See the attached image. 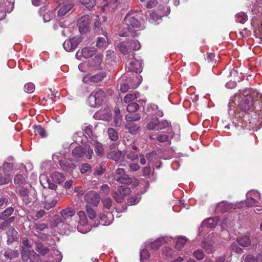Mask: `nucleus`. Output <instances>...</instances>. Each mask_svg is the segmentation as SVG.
I'll use <instances>...</instances> for the list:
<instances>
[{"label":"nucleus","instance_id":"nucleus-1","mask_svg":"<svg viewBox=\"0 0 262 262\" xmlns=\"http://www.w3.org/2000/svg\"><path fill=\"white\" fill-rule=\"evenodd\" d=\"M72 155L75 159H78L84 156L88 159H91L94 155V152L90 146H79L72 150Z\"/></svg>","mask_w":262,"mask_h":262},{"label":"nucleus","instance_id":"nucleus-2","mask_svg":"<svg viewBox=\"0 0 262 262\" xmlns=\"http://www.w3.org/2000/svg\"><path fill=\"white\" fill-rule=\"evenodd\" d=\"M58 4L57 15L59 17L64 16L73 7L74 3L72 0H53Z\"/></svg>","mask_w":262,"mask_h":262},{"label":"nucleus","instance_id":"nucleus-3","mask_svg":"<svg viewBox=\"0 0 262 262\" xmlns=\"http://www.w3.org/2000/svg\"><path fill=\"white\" fill-rule=\"evenodd\" d=\"M105 97V93L102 90L93 91L88 98V102L91 107L100 105Z\"/></svg>","mask_w":262,"mask_h":262},{"label":"nucleus","instance_id":"nucleus-4","mask_svg":"<svg viewBox=\"0 0 262 262\" xmlns=\"http://www.w3.org/2000/svg\"><path fill=\"white\" fill-rule=\"evenodd\" d=\"M2 168L0 167V170ZM13 169L12 165L9 163H5L3 165V172L0 173V185L8 184L11 180L10 173Z\"/></svg>","mask_w":262,"mask_h":262},{"label":"nucleus","instance_id":"nucleus-5","mask_svg":"<svg viewBox=\"0 0 262 262\" xmlns=\"http://www.w3.org/2000/svg\"><path fill=\"white\" fill-rule=\"evenodd\" d=\"M96 52L97 50L94 47H86L81 50H79L76 52L75 56L79 60H81L82 57L84 59H88L95 55Z\"/></svg>","mask_w":262,"mask_h":262},{"label":"nucleus","instance_id":"nucleus-6","mask_svg":"<svg viewBox=\"0 0 262 262\" xmlns=\"http://www.w3.org/2000/svg\"><path fill=\"white\" fill-rule=\"evenodd\" d=\"M102 55L100 54H97L88 62L87 66L91 70L97 71L102 68Z\"/></svg>","mask_w":262,"mask_h":262},{"label":"nucleus","instance_id":"nucleus-7","mask_svg":"<svg viewBox=\"0 0 262 262\" xmlns=\"http://www.w3.org/2000/svg\"><path fill=\"white\" fill-rule=\"evenodd\" d=\"M81 41L80 37L76 36L66 40L63 43V47L67 52H71L75 50Z\"/></svg>","mask_w":262,"mask_h":262},{"label":"nucleus","instance_id":"nucleus-8","mask_svg":"<svg viewBox=\"0 0 262 262\" xmlns=\"http://www.w3.org/2000/svg\"><path fill=\"white\" fill-rule=\"evenodd\" d=\"M256 199H260V194L258 192L252 191L247 193V200L246 201L247 206H257L259 203Z\"/></svg>","mask_w":262,"mask_h":262},{"label":"nucleus","instance_id":"nucleus-9","mask_svg":"<svg viewBox=\"0 0 262 262\" xmlns=\"http://www.w3.org/2000/svg\"><path fill=\"white\" fill-rule=\"evenodd\" d=\"M84 200L88 204L97 206L99 203L100 196L97 192L91 191L85 195Z\"/></svg>","mask_w":262,"mask_h":262},{"label":"nucleus","instance_id":"nucleus-10","mask_svg":"<svg viewBox=\"0 0 262 262\" xmlns=\"http://www.w3.org/2000/svg\"><path fill=\"white\" fill-rule=\"evenodd\" d=\"M90 23V16L88 15H84L77 20V25L81 33H85L89 28Z\"/></svg>","mask_w":262,"mask_h":262},{"label":"nucleus","instance_id":"nucleus-11","mask_svg":"<svg viewBox=\"0 0 262 262\" xmlns=\"http://www.w3.org/2000/svg\"><path fill=\"white\" fill-rule=\"evenodd\" d=\"M253 98L251 95L244 96L240 102V107L244 111L249 110L253 104Z\"/></svg>","mask_w":262,"mask_h":262},{"label":"nucleus","instance_id":"nucleus-12","mask_svg":"<svg viewBox=\"0 0 262 262\" xmlns=\"http://www.w3.org/2000/svg\"><path fill=\"white\" fill-rule=\"evenodd\" d=\"M100 224L102 225H108L114 220V216L111 212L100 213L99 215Z\"/></svg>","mask_w":262,"mask_h":262},{"label":"nucleus","instance_id":"nucleus-13","mask_svg":"<svg viewBox=\"0 0 262 262\" xmlns=\"http://www.w3.org/2000/svg\"><path fill=\"white\" fill-rule=\"evenodd\" d=\"M132 13L129 12L126 15L124 21L126 24L128 26H131L133 28H139L140 27V23L138 19L134 16H132Z\"/></svg>","mask_w":262,"mask_h":262},{"label":"nucleus","instance_id":"nucleus-14","mask_svg":"<svg viewBox=\"0 0 262 262\" xmlns=\"http://www.w3.org/2000/svg\"><path fill=\"white\" fill-rule=\"evenodd\" d=\"M7 242L8 243H12L18 239V233L15 229L13 227H9L7 231Z\"/></svg>","mask_w":262,"mask_h":262},{"label":"nucleus","instance_id":"nucleus-15","mask_svg":"<svg viewBox=\"0 0 262 262\" xmlns=\"http://www.w3.org/2000/svg\"><path fill=\"white\" fill-rule=\"evenodd\" d=\"M94 116L95 117H99V119L101 120L109 121L112 118L111 111L109 108L104 109L96 113Z\"/></svg>","mask_w":262,"mask_h":262},{"label":"nucleus","instance_id":"nucleus-16","mask_svg":"<svg viewBox=\"0 0 262 262\" xmlns=\"http://www.w3.org/2000/svg\"><path fill=\"white\" fill-rule=\"evenodd\" d=\"M59 164L63 170L69 172H72L76 167L72 160L60 161Z\"/></svg>","mask_w":262,"mask_h":262},{"label":"nucleus","instance_id":"nucleus-17","mask_svg":"<svg viewBox=\"0 0 262 262\" xmlns=\"http://www.w3.org/2000/svg\"><path fill=\"white\" fill-rule=\"evenodd\" d=\"M57 203V200L55 198H51L47 196L45 198V201L43 203V208L48 210L56 205Z\"/></svg>","mask_w":262,"mask_h":262},{"label":"nucleus","instance_id":"nucleus-18","mask_svg":"<svg viewBox=\"0 0 262 262\" xmlns=\"http://www.w3.org/2000/svg\"><path fill=\"white\" fill-rule=\"evenodd\" d=\"M31 255H33L34 257V260H36L38 257V255L33 251H31L28 248H23L21 252V256L23 260L27 261Z\"/></svg>","mask_w":262,"mask_h":262},{"label":"nucleus","instance_id":"nucleus-19","mask_svg":"<svg viewBox=\"0 0 262 262\" xmlns=\"http://www.w3.org/2000/svg\"><path fill=\"white\" fill-rule=\"evenodd\" d=\"M119 51L124 55L127 54L131 51L129 47V44L127 41L120 42L117 45Z\"/></svg>","mask_w":262,"mask_h":262},{"label":"nucleus","instance_id":"nucleus-20","mask_svg":"<svg viewBox=\"0 0 262 262\" xmlns=\"http://www.w3.org/2000/svg\"><path fill=\"white\" fill-rule=\"evenodd\" d=\"M51 178L54 182L58 184L62 183L65 179L63 174L58 171L52 172L51 174Z\"/></svg>","mask_w":262,"mask_h":262},{"label":"nucleus","instance_id":"nucleus-21","mask_svg":"<svg viewBox=\"0 0 262 262\" xmlns=\"http://www.w3.org/2000/svg\"><path fill=\"white\" fill-rule=\"evenodd\" d=\"M75 210L71 207H68L61 211V215L64 220L70 219L75 214Z\"/></svg>","mask_w":262,"mask_h":262},{"label":"nucleus","instance_id":"nucleus-22","mask_svg":"<svg viewBox=\"0 0 262 262\" xmlns=\"http://www.w3.org/2000/svg\"><path fill=\"white\" fill-rule=\"evenodd\" d=\"M232 208V204H229L226 202H222L217 205L216 209L222 212H225L229 211Z\"/></svg>","mask_w":262,"mask_h":262},{"label":"nucleus","instance_id":"nucleus-23","mask_svg":"<svg viewBox=\"0 0 262 262\" xmlns=\"http://www.w3.org/2000/svg\"><path fill=\"white\" fill-rule=\"evenodd\" d=\"M115 180L119 183L129 185L132 183V179L128 174L125 173L122 176H116Z\"/></svg>","mask_w":262,"mask_h":262},{"label":"nucleus","instance_id":"nucleus-24","mask_svg":"<svg viewBox=\"0 0 262 262\" xmlns=\"http://www.w3.org/2000/svg\"><path fill=\"white\" fill-rule=\"evenodd\" d=\"M165 242V239L163 238H158L155 241L151 242L148 248H150L154 250H157Z\"/></svg>","mask_w":262,"mask_h":262},{"label":"nucleus","instance_id":"nucleus-25","mask_svg":"<svg viewBox=\"0 0 262 262\" xmlns=\"http://www.w3.org/2000/svg\"><path fill=\"white\" fill-rule=\"evenodd\" d=\"M217 220L213 218H209L207 220L203 221L202 222V226L207 228H214L217 224Z\"/></svg>","mask_w":262,"mask_h":262},{"label":"nucleus","instance_id":"nucleus-26","mask_svg":"<svg viewBox=\"0 0 262 262\" xmlns=\"http://www.w3.org/2000/svg\"><path fill=\"white\" fill-rule=\"evenodd\" d=\"M106 74L104 72H100L89 77V80L91 82L97 83L101 81L105 77Z\"/></svg>","mask_w":262,"mask_h":262},{"label":"nucleus","instance_id":"nucleus-27","mask_svg":"<svg viewBox=\"0 0 262 262\" xmlns=\"http://www.w3.org/2000/svg\"><path fill=\"white\" fill-rule=\"evenodd\" d=\"M107 157L115 161H118L122 158V153L119 150H114L108 154Z\"/></svg>","mask_w":262,"mask_h":262},{"label":"nucleus","instance_id":"nucleus-28","mask_svg":"<svg viewBox=\"0 0 262 262\" xmlns=\"http://www.w3.org/2000/svg\"><path fill=\"white\" fill-rule=\"evenodd\" d=\"M109 139L113 141H116L118 140L119 136L117 131L113 128H109L107 131Z\"/></svg>","mask_w":262,"mask_h":262},{"label":"nucleus","instance_id":"nucleus-29","mask_svg":"<svg viewBox=\"0 0 262 262\" xmlns=\"http://www.w3.org/2000/svg\"><path fill=\"white\" fill-rule=\"evenodd\" d=\"M237 242L239 245L245 247L250 245L251 241L249 236H244L237 239Z\"/></svg>","mask_w":262,"mask_h":262},{"label":"nucleus","instance_id":"nucleus-30","mask_svg":"<svg viewBox=\"0 0 262 262\" xmlns=\"http://www.w3.org/2000/svg\"><path fill=\"white\" fill-rule=\"evenodd\" d=\"M158 121L159 120L157 117L151 118L146 125L147 128L149 130H157Z\"/></svg>","mask_w":262,"mask_h":262},{"label":"nucleus","instance_id":"nucleus-31","mask_svg":"<svg viewBox=\"0 0 262 262\" xmlns=\"http://www.w3.org/2000/svg\"><path fill=\"white\" fill-rule=\"evenodd\" d=\"M130 189L129 187L119 186L117 187V190L115 192L117 193H119L123 196H125L126 195L129 194L130 192Z\"/></svg>","mask_w":262,"mask_h":262},{"label":"nucleus","instance_id":"nucleus-32","mask_svg":"<svg viewBox=\"0 0 262 262\" xmlns=\"http://www.w3.org/2000/svg\"><path fill=\"white\" fill-rule=\"evenodd\" d=\"M36 250L42 255H45L49 252L48 248L45 246L42 243H36Z\"/></svg>","mask_w":262,"mask_h":262},{"label":"nucleus","instance_id":"nucleus-33","mask_svg":"<svg viewBox=\"0 0 262 262\" xmlns=\"http://www.w3.org/2000/svg\"><path fill=\"white\" fill-rule=\"evenodd\" d=\"M19 193L21 196L23 198L24 201H25L26 204H28L30 202V200H29L28 199L29 193L28 189L24 187H21L19 190Z\"/></svg>","mask_w":262,"mask_h":262},{"label":"nucleus","instance_id":"nucleus-34","mask_svg":"<svg viewBox=\"0 0 262 262\" xmlns=\"http://www.w3.org/2000/svg\"><path fill=\"white\" fill-rule=\"evenodd\" d=\"M55 16V13L53 11L48 10L42 15V18L45 22H49Z\"/></svg>","mask_w":262,"mask_h":262},{"label":"nucleus","instance_id":"nucleus-35","mask_svg":"<svg viewBox=\"0 0 262 262\" xmlns=\"http://www.w3.org/2000/svg\"><path fill=\"white\" fill-rule=\"evenodd\" d=\"M95 150L97 155L99 156L102 157L104 155V149L103 145L101 143L98 142H95Z\"/></svg>","mask_w":262,"mask_h":262},{"label":"nucleus","instance_id":"nucleus-36","mask_svg":"<svg viewBox=\"0 0 262 262\" xmlns=\"http://www.w3.org/2000/svg\"><path fill=\"white\" fill-rule=\"evenodd\" d=\"M14 211V209L10 207L0 214V220H4L10 216Z\"/></svg>","mask_w":262,"mask_h":262},{"label":"nucleus","instance_id":"nucleus-37","mask_svg":"<svg viewBox=\"0 0 262 262\" xmlns=\"http://www.w3.org/2000/svg\"><path fill=\"white\" fill-rule=\"evenodd\" d=\"M15 217L12 216L8 219L5 220L0 224V229L4 230H6L7 227H10V224L14 221Z\"/></svg>","mask_w":262,"mask_h":262},{"label":"nucleus","instance_id":"nucleus-38","mask_svg":"<svg viewBox=\"0 0 262 262\" xmlns=\"http://www.w3.org/2000/svg\"><path fill=\"white\" fill-rule=\"evenodd\" d=\"M137 97V92H133L128 93L124 98V102L127 103L130 101L134 100Z\"/></svg>","mask_w":262,"mask_h":262},{"label":"nucleus","instance_id":"nucleus-39","mask_svg":"<svg viewBox=\"0 0 262 262\" xmlns=\"http://www.w3.org/2000/svg\"><path fill=\"white\" fill-rule=\"evenodd\" d=\"M79 2L88 9L92 8L96 4L95 0H79Z\"/></svg>","mask_w":262,"mask_h":262},{"label":"nucleus","instance_id":"nucleus-40","mask_svg":"<svg viewBox=\"0 0 262 262\" xmlns=\"http://www.w3.org/2000/svg\"><path fill=\"white\" fill-rule=\"evenodd\" d=\"M26 178L24 176L18 174H16L14 178V182L15 185L20 186L25 183Z\"/></svg>","mask_w":262,"mask_h":262},{"label":"nucleus","instance_id":"nucleus-41","mask_svg":"<svg viewBox=\"0 0 262 262\" xmlns=\"http://www.w3.org/2000/svg\"><path fill=\"white\" fill-rule=\"evenodd\" d=\"M131 51L138 50L140 48V44L137 40H127Z\"/></svg>","mask_w":262,"mask_h":262},{"label":"nucleus","instance_id":"nucleus-42","mask_svg":"<svg viewBox=\"0 0 262 262\" xmlns=\"http://www.w3.org/2000/svg\"><path fill=\"white\" fill-rule=\"evenodd\" d=\"M237 22L243 24L247 20V15L244 12H239L235 15Z\"/></svg>","mask_w":262,"mask_h":262},{"label":"nucleus","instance_id":"nucleus-43","mask_svg":"<svg viewBox=\"0 0 262 262\" xmlns=\"http://www.w3.org/2000/svg\"><path fill=\"white\" fill-rule=\"evenodd\" d=\"M125 127L132 134H136L139 129V126L133 123H128L125 125Z\"/></svg>","mask_w":262,"mask_h":262},{"label":"nucleus","instance_id":"nucleus-44","mask_svg":"<svg viewBox=\"0 0 262 262\" xmlns=\"http://www.w3.org/2000/svg\"><path fill=\"white\" fill-rule=\"evenodd\" d=\"M186 242V238L184 237H180L178 238L176 244V248L178 250H180L185 245Z\"/></svg>","mask_w":262,"mask_h":262},{"label":"nucleus","instance_id":"nucleus-45","mask_svg":"<svg viewBox=\"0 0 262 262\" xmlns=\"http://www.w3.org/2000/svg\"><path fill=\"white\" fill-rule=\"evenodd\" d=\"M140 118V116L138 114H127L125 116V119L128 122L138 121Z\"/></svg>","mask_w":262,"mask_h":262},{"label":"nucleus","instance_id":"nucleus-46","mask_svg":"<svg viewBox=\"0 0 262 262\" xmlns=\"http://www.w3.org/2000/svg\"><path fill=\"white\" fill-rule=\"evenodd\" d=\"M107 45V42L106 41L105 39L103 37H98L96 46L98 48H104L106 47Z\"/></svg>","mask_w":262,"mask_h":262},{"label":"nucleus","instance_id":"nucleus-47","mask_svg":"<svg viewBox=\"0 0 262 262\" xmlns=\"http://www.w3.org/2000/svg\"><path fill=\"white\" fill-rule=\"evenodd\" d=\"M139 108V105L136 102H132L128 104L126 107V110L128 112H134Z\"/></svg>","mask_w":262,"mask_h":262},{"label":"nucleus","instance_id":"nucleus-48","mask_svg":"<svg viewBox=\"0 0 262 262\" xmlns=\"http://www.w3.org/2000/svg\"><path fill=\"white\" fill-rule=\"evenodd\" d=\"M24 91L28 93H31L34 92L35 85L33 83L29 82L24 85Z\"/></svg>","mask_w":262,"mask_h":262},{"label":"nucleus","instance_id":"nucleus-49","mask_svg":"<svg viewBox=\"0 0 262 262\" xmlns=\"http://www.w3.org/2000/svg\"><path fill=\"white\" fill-rule=\"evenodd\" d=\"M169 125V123L165 120H162L161 121H158L157 129V130H161L162 129H164Z\"/></svg>","mask_w":262,"mask_h":262},{"label":"nucleus","instance_id":"nucleus-50","mask_svg":"<svg viewBox=\"0 0 262 262\" xmlns=\"http://www.w3.org/2000/svg\"><path fill=\"white\" fill-rule=\"evenodd\" d=\"M35 133L39 134L41 138H43L46 136L45 130L40 125L35 126Z\"/></svg>","mask_w":262,"mask_h":262},{"label":"nucleus","instance_id":"nucleus-51","mask_svg":"<svg viewBox=\"0 0 262 262\" xmlns=\"http://www.w3.org/2000/svg\"><path fill=\"white\" fill-rule=\"evenodd\" d=\"M146 158L147 159L148 163H150L154 161L157 158V154L155 151L147 153L146 154Z\"/></svg>","mask_w":262,"mask_h":262},{"label":"nucleus","instance_id":"nucleus-52","mask_svg":"<svg viewBox=\"0 0 262 262\" xmlns=\"http://www.w3.org/2000/svg\"><path fill=\"white\" fill-rule=\"evenodd\" d=\"M193 256L198 260L203 259L205 255L201 250H198L193 252Z\"/></svg>","mask_w":262,"mask_h":262},{"label":"nucleus","instance_id":"nucleus-53","mask_svg":"<svg viewBox=\"0 0 262 262\" xmlns=\"http://www.w3.org/2000/svg\"><path fill=\"white\" fill-rule=\"evenodd\" d=\"M113 197L117 203H121L123 202L124 200V196L116 192H115L113 194Z\"/></svg>","mask_w":262,"mask_h":262},{"label":"nucleus","instance_id":"nucleus-54","mask_svg":"<svg viewBox=\"0 0 262 262\" xmlns=\"http://www.w3.org/2000/svg\"><path fill=\"white\" fill-rule=\"evenodd\" d=\"M93 126L91 125H87L84 127V132L86 136H88L89 137H91L92 136L93 132H92Z\"/></svg>","mask_w":262,"mask_h":262},{"label":"nucleus","instance_id":"nucleus-55","mask_svg":"<svg viewBox=\"0 0 262 262\" xmlns=\"http://www.w3.org/2000/svg\"><path fill=\"white\" fill-rule=\"evenodd\" d=\"M86 212L90 219H93L96 216V213L94 210L91 207L86 206Z\"/></svg>","mask_w":262,"mask_h":262},{"label":"nucleus","instance_id":"nucleus-56","mask_svg":"<svg viewBox=\"0 0 262 262\" xmlns=\"http://www.w3.org/2000/svg\"><path fill=\"white\" fill-rule=\"evenodd\" d=\"M103 204L105 208L110 209L112 205V200L110 198L104 199L102 201Z\"/></svg>","mask_w":262,"mask_h":262},{"label":"nucleus","instance_id":"nucleus-57","mask_svg":"<svg viewBox=\"0 0 262 262\" xmlns=\"http://www.w3.org/2000/svg\"><path fill=\"white\" fill-rule=\"evenodd\" d=\"M158 110V106L157 105L155 104H150L147 108V111L148 113H150L151 114H155V112L157 111Z\"/></svg>","mask_w":262,"mask_h":262},{"label":"nucleus","instance_id":"nucleus-58","mask_svg":"<svg viewBox=\"0 0 262 262\" xmlns=\"http://www.w3.org/2000/svg\"><path fill=\"white\" fill-rule=\"evenodd\" d=\"M149 254L148 251L146 249H143L140 252V257L141 261H142L143 259H146L148 257H149Z\"/></svg>","mask_w":262,"mask_h":262},{"label":"nucleus","instance_id":"nucleus-59","mask_svg":"<svg viewBox=\"0 0 262 262\" xmlns=\"http://www.w3.org/2000/svg\"><path fill=\"white\" fill-rule=\"evenodd\" d=\"M122 116L121 115H115L114 122L116 127L120 126L122 122Z\"/></svg>","mask_w":262,"mask_h":262},{"label":"nucleus","instance_id":"nucleus-60","mask_svg":"<svg viewBox=\"0 0 262 262\" xmlns=\"http://www.w3.org/2000/svg\"><path fill=\"white\" fill-rule=\"evenodd\" d=\"M161 17L159 16L156 13L152 12L150 13L149 16L150 20L154 23L157 21L158 20L160 19Z\"/></svg>","mask_w":262,"mask_h":262},{"label":"nucleus","instance_id":"nucleus-61","mask_svg":"<svg viewBox=\"0 0 262 262\" xmlns=\"http://www.w3.org/2000/svg\"><path fill=\"white\" fill-rule=\"evenodd\" d=\"M91 169V167L90 164H84L80 167V171L81 173H84L89 171Z\"/></svg>","mask_w":262,"mask_h":262},{"label":"nucleus","instance_id":"nucleus-62","mask_svg":"<svg viewBox=\"0 0 262 262\" xmlns=\"http://www.w3.org/2000/svg\"><path fill=\"white\" fill-rule=\"evenodd\" d=\"M157 140L160 142H165L168 141V136L167 135H160L157 137Z\"/></svg>","mask_w":262,"mask_h":262},{"label":"nucleus","instance_id":"nucleus-63","mask_svg":"<svg viewBox=\"0 0 262 262\" xmlns=\"http://www.w3.org/2000/svg\"><path fill=\"white\" fill-rule=\"evenodd\" d=\"M105 171V168H103L101 166H100L96 169L94 173V174L95 176H101L104 173Z\"/></svg>","mask_w":262,"mask_h":262},{"label":"nucleus","instance_id":"nucleus-64","mask_svg":"<svg viewBox=\"0 0 262 262\" xmlns=\"http://www.w3.org/2000/svg\"><path fill=\"white\" fill-rule=\"evenodd\" d=\"M245 262H257V259L254 256L248 255L246 256Z\"/></svg>","mask_w":262,"mask_h":262}]
</instances>
